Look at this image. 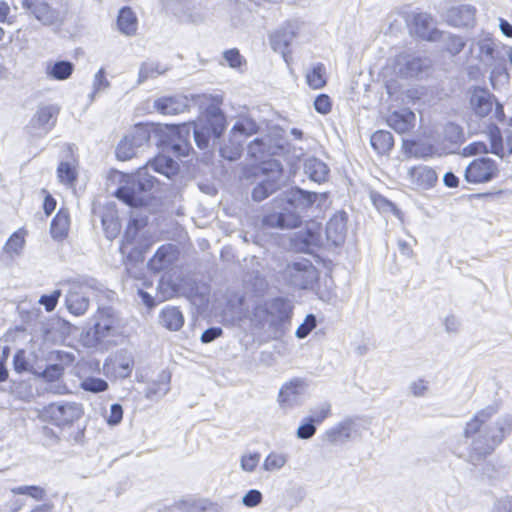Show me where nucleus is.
Masks as SVG:
<instances>
[{
	"label": "nucleus",
	"mask_w": 512,
	"mask_h": 512,
	"mask_svg": "<svg viewBox=\"0 0 512 512\" xmlns=\"http://www.w3.org/2000/svg\"><path fill=\"white\" fill-rule=\"evenodd\" d=\"M470 52L485 66H492L501 55L490 34L482 33L471 41Z\"/></svg>",
	"instance_id": "2eb2a0df"
},
{
	"label": "nucleus",
	"mask_w": 512,
	"mask_h": 512,
	"mask_svg": "<svg viewBox=\"0 0 512 512\" xmlns=\"http://www.w3.org/2000/svg\"><path fill=\"white\" fill-rule=\"evenodd\" d=\"M271 318V335L273 339L282 337L290 323L293 305L290 300L277 297L268 301Z\"/></svg>",
	"instance_id": "9b49d317"
},
{
	"label": "nucleus",
	"mask_w": 512,
	"mask_h": 512,
	"mask_svg": "<svg viewBox=\"0 0 512 512\" xmlns=\"http://www.w3.org/2000/svg\"><path fill=\"white\" fill-rule=\"evenodd\" d=\"M488 67L491 68L490 81H491L493 87H495V83L497 81H499V82H507L508 81L509 75H508L506 65H505V57L502 54L499 56V59L494 64H492V66H488Z\"/></svg>",
	"instance_id": "c03bdc74"
},
{
	"label": "nucleus",
	"mask_w": 512,
	"mask_h": 512,
	"mask_svg": "<svg viewBox=\"0 0 512 512\" xmlns=\"http://www.w3.org/2000/svg\"><path fill=\"white\" fill-rule=\"evenodd\" d=\"M308 85L313 89H320L326 84L325 67L322 63L316 64L311 71L306 74Z\"/></svg>",
	"instance_id": "37998d69"
},
{
	"label": "nucleus",
	"mask_w": 512,
	"mask_h": 512,
	"mask_svg": "<svg viewBox=\"0 0 512 512\" xmlns=\"http://www.w3.org/2000/svg\"><path fill=\"white\" fill-rule=\"evenodd\" d=\"M258 130L259 126L253 119H238L231 128L229 144L220 148L221 156L229 161L237 160L242 154L243 141Z\"/></svg>",
	"instance_id": "423d86ee"
},
{
	"label": "nucleus",
	"mask_w": 512,
	"mask_h": 512,
	"mask_svg": "<svg viewBox=\"0 0 512 512\" xmlns=\"http://www.w3.org/2000/svg\"><path fill=\"white\" fill-rule=\"evenodd\" d=\"M295 32L291 28H281L274 32L270 37V44L274 51L282 54L284 60L287 62L288 54L290 53L289 47L295 39Z\"/></svg>",
	"instance_id": "c85d7f7f"
},
{
	"label": "nucleus",
	"mask_w": 512,
	"mask_h": 512,
	"mask_svg": "<svg viewBox=\"0 0 512 512\" xmlns=\"http://www.w3.org/2000/svg\"><path fill=\"white\" fill-rule=\"evenodd\" d=\"M153 107L163 115H177L187 109V100L181 96H164L156 99Z\"/></svg>",
	"instance_id": "cd10ccee"
},
{
	"label": "nucleus",
	"mask_w": 512,
	"mask_h": 512,
	"mask_svg": "<svg viewBox=\"0 0 512 512\" xmlns=\"http://www.w3.org/2000/svg\"><path fill=\"white\" fill-rule=\"evenodd\" d=\"M69 227V213L67 210L60 209L51 222L50 233L52 238L56 241L64 240L68 235Z\"/></svg>",
	"instance_id": "473e14b6"
},
{
	"label": "nucleus",
	"mask_w": 512,
	"mask_h": 512,
	"mask_svg": "<svg viewBox=\"0 0 512 512\" xmlns=\"http://www.w3.org/2000/svg\"><path fill=\"white\" fill-rule=\"evenodd\" d=\"M354 428L355 421L351 417H347L327 429L322 440L330 445L343 444L352 438Z\"/></svg>",
	"instance_id": "a211bd4d"
},
{
	"label": "nucleus",
	"mask_w": 512,
	"mask_h": 512,
	"mask_svg": "<svg viewBox=\"0 0 512 512\" xmlns=\"http://www.w3.org/2000/svg\"><path fill=\"white\" fill-rule=\"evenodd\" d=\"M98 290V283L94 279L71 282L65 298L68 311L75 316L84 315L89 308L90 298Z\"/></svg>",
	"instance_id": "39448f33"
},
{
	"label": "nucleus",
	"mask_w": 512,
	"mask_h": 512,
	"mask_svg": "<svg viewBox=\"0 0 512 512\" xmlns=\"http://www.w3.org/2000/svg\"><path fill=\"white\" fill-rule=\"evenodd\" d=\"M24 243V237L19 232H14L5 243L3 250L9 255L19 254Z\"/></svg>",
	"instance_id": "603ef678"
},
{
	"label": "nucleus",
	"mask_w": 512,
	"mask_h": 512,
	"mask_svg": "<svg viewBox=\"0 0 512 512\" xmlns=\"http://www.w3.org/2000/svg\"><path fill=\"white\" fill-rule=\"evenodd\" d=\"M408 389L414 397H423L428 391V382L421 378L417 379L409 384Z\"/></svg>",
	"instance_id": "338daca9"
},
{
	"label": "nucleus",
	"mask_w": 512,
	"mask_h": 512,
	"mask_svg": "<svg viewBox=\"0 0 512 512\" xmlns=\"http://www.w3.org/2000/svg\"><path fill=\"white\" fill-rule=\"evenodd\" d=\"M263 499L262 493L257 489L249 490L242 498V503L246 507L252 508L258 506Z\"/></svg>",
	"instance_id": "e2e57ef3"
},
{
	"label": "nucleus",
	"mask_w": 512,
	"mask_h": 512,
	"mask_svg": "<svg viewBox=\"0 0 512 512\" xmlns=\"http://www.w3.org/2000/svg\"><path fill=\"white\" fill-rule=\"evenodd\" d=\"M57 177L62 184L73 185L77 177L74 165L70 162H60L57 168Z\"/></svg>",
	"instance_id": "a18cd8bd"
},
{
	"label": "nucleus",
	"mask_w": 512,
	"mask_h": 512,
	"mask_svg": "<svg viewBox=\"0 0 512 512\" xmlns=\"http://www.w3.org/2000/svg\"><path fill=\"white\" fill-rule=\"evenodd\" d=\"M110 86V81L106 77V70L101 67L93 76L92 91L88 95L90 102H93L97 96L106 92Z\"/></svg>",
	"instance_id": "58836bf2"
},
{
	"label": "nucleus",
	"mask_w": 512,
	"mask_h": 512,
	"mask_svg": "<svg viewBox=\"0 0 512 512\" xmlns=\"http://www.w3.org/2000/svg\"><path fill=\"white\" fill-rule=\"evenodd\" d=\"M443 135L447 141L453 144H457L463 140L462 128L453 122H449L445 125Z\"/></svg>",
	"instance_id": "5fc2aeb1"
},
{
	"label": "nucleus",
	"mask_w": 512,
	"mask_h": 512,
	"mask_svg": "<svg viewBox=\"0 0 512 512\" xmlns=\"http://www.w3.org/2000/svg\"><path fill=\"white\" fill-rule=\"evenodd\" d=\"M260 461L259 453L243 455L241 457V468L246 472H253Z\"/></svg>",
	"instance_id": "0e129e2a"
},
{
	"label": "nucleus",
	"mask_w": 512,
	"mask_h": 512,
	"mask_svg": "<svg viewBox=\"0 0 512 512\" xmlns=\"http://www.w3.org/2000/svg\"><path fill=\"white\" fill-rule=\"evenodd\" d=\"M14 369L18 373L30 371V363L26 358L24 350H18L13 357Z\"/></svg>",
	"instance_id": "680f3d73"
},
{
	"label": "nucleus",
	"mask_w": 512,
	"mask_h": 512,
	"mask_svg": "<svg viewBox=\"0 0 512 512\" xmlns=\"http://www.w3.org/2000/svg\"><path fill=\"white\" fill-rule=\"evenodd\" d=\"M160 321L168 330L178 331L184 324V317L177 307H165L161 311Z\"/></svg>",
	"instance_id": "f704fd0d"
},
{
	"label": "nucleus",
	"mask_w": 512,
	"mask_h": 512,
	"mask_svg": "<svg viewBox=\"0 0 512 512\" xmlns=\"http://www.w3.org/2000/svg\"><path fill=\"white\" fill-rule=\"evenodd\" d=\"M413 31L423 40L436 41L442 37V32L433 26V19L427 13H418L413 18Z\"/></svg>",
	"instance_id": "a878e982"
},
{
	"label": "nucleus",
	"mask_w": 512,
	"mask_h": 512,
	"mask_svg": "<svg viewBox=\"0 0 512 512\" xmlns=\"http://www.w3.org/2000/svg\"><path fill=\"white\" fill-rule=\"evenodd\" d=\"M495 414L496 409L488 406L466 423L463 436L471 440L470 452L477 458L491 454L512 431V416L509 414L499 417L494 425L488 424Z\"/></svg>",
	"instance_id": "f03ea898"
},
{
	"label": "nucleus",
	"mask_w": 512,
	"mask_h": 512,
	"mask_svg": "<svg viewBox=\"0 0 512 512\" xmlns=\"http://www.w3.org/2000/svg\"><path fill=\"white\" fill-rule=\"evenodd\" d=\"M330 416L331 404L330 402L326 401L311 409V415L307 417L310 418L316 425H319Z\"/></svg>",
	"instance_id": "3c124183"
},
{
	"label": "nucleus",
	"mask_w": 512,
	"mask_h": 512,
	"mask_svg": "<svg viewBox=\"0 0 512 512\" xmlns=\"http://www.w3.org/2000/svg\"><path fill=\"white\" fill-rule=\"evenodd\" d=\"M117 26L119 31L127 36H132L136 33L138 20L130 7L120 9L117 18Z\"/></svg>",
	"instance_id": "72a5a7b5"
},
{
	"label": "nucleus",
	"mask_w": 512,
	"mask_h": 512,
	"mask_svg": "<svg viewBox=\"0 0 512 512\" xmlns=\"http://www.w3.org/2000/svg\"><path fill=\"white\" fill-rule=\"evenodd\" d=\"M386 122L398 134H406L415 127L416 115L410 109H402L389 114Z\"/></svg>",
	"instance_id": "b1692460"
},
{
	"label": "nucleus",
	"mask_w": 512,
	"mask_h": 512,
	"mask_svg": "<svg viewBox=\"0 0 512 512\" xmlns=\"http://www.w3.org/2000/svg\"><path fill=\"white\" fill-rule=\"evenodd\" d=\"M149 170L172 179L179 171V164L166 155H158L135 174L120 173L119 187L114 193L115 197L130 207L147 205L158 183L157 179L149 174Z\"/></svg>",
	"instance_id": "f257e3e1"
},
{
	"label": "nucleus",
	"mask_w": 512,
	"mask_h": 512,
	"mask_svg": "<svg viewBox=\"0 0 512 512\" xmlns=\"http://www.w3.org/2000/svg\"><path fill=\"white\" fill-rule=\"evenodd\" d=\"M115 366L117 367V376L120 378H128L134 367V359L132 355L126 352H120L116 356Z\"/></svg>",
	"instance_id": "a19ab883"
},
{
	"label": "nucleus",
	"mask_w": 512,
	"mask_h": 512,
	"mask_svg": "<svg viewBox=\"0 0 512 512\" xmlns=\"http://www.w3.org/2000/svg\"><path fill=\"white\" fill-rule=\"evenodd\" d=\"M371 146L379 154L388 153L394 146V138L389 131L378 130L370 139Z\"/></svg>",
	"instance_id": "c9c22d12"
},
{
	"label": "nucleus",
	"mask_w": 512,
	"mask_h": 512,
	"mask_svg": "<svg viewBox=\"0 0 512 512\" xmlns=\"http://www.w3.org/2000/svg\"><path fill=\"white\" fill-rule=\"evenodd\" d=\"M437 179V174L431 167L418 165L408 169V180L417 189H430L435 185Z\"/></svg>",
	"instance_id": "4be33fe9"
},
{
	"label": "nucleus",
	"mask_w": 512,
	"mask_h": 512,
	"mask_svg": "<svg viewBox=\"0 0 512 512\" xmlns=\"http://www.w3.org/2000/svg\"><path fill=\"white\" fill-rule=\"evenodd\" d=\"M126 135L128 136V139H130V141L134 144V146L141 150L144 148V146L148 145L151 136V126L145 124H137Z\"/></svg>",
	"instance_id": "e433bc0d"
},
{
	"label": "nucleus",
	"mask_w": 512,
	"mask_h": 512,
	"mask_svg": "<svg viewBox=\"0 0 512 512\" xmlns=\"http://www.w3.org/2000/svg\"><path fill=\"white\" fill-rule=\"evenodd\" d=\"M282 277L294 288L309 289L317 281L318 271L309 259L299 258L287 263Z\"/></svg>",
	"instance_id": "0eeeda50"
},
{
	"label": "nucleus",
	"mask_w": 512,
	"mask_h": 512,
	"mask_svg": "<svg viewBox=\"0 0 512 512\" xmlns=\"http://www.w3.org/2000/svg\"><path fill=\"white\" fill-rule=\"evenodd\" d=\"M60 296L61 291L55 290L49 295H42L39 303L45 307L46 311L51 312L55 309Z\"/></svg>",
	"instance_id": "69168bd1"
},
{
	"label": "nucleus",
	"mask_w": 512,
	"mask_h": 512,
	"mask_svg": "<svg viewBox=\"0 0 512 512\" xmlns=\"http://www.w3.org/2000/svg\"><path fill=\"white\" fill-rule=\"evenodd\" d=\"M261 172L264 178L252 190V199L256 202L263 201L276 192L283 180V167L276 159L264 162L261 166Z\"/></svg>",
	"instance_id": "1a4fd4ad"
},
{
	"label": "nucleus",
	"mask_w": 512,
	"mask_h": 512,
	"mask_svg": "<svg viewBox=\"0 0 512 512\" xmlns=\"http://www.w3.org/2000/svg\"><path fill=\"white\" fill-rule=\"evenodd\" d=\"M74 70V65L70 61H57L47 69L48 75L56 80L68 79Z\"/></svg>",
	"instance_id": "ea45409f"
},
{
	"label": "nucleus",
	"mask_w": 512,
	"mask_h": 512,
	"mask_svg": "<svg viewBox=\"0 0 512 512\" xmlns=\"http://www.w3.org/2000/svg\"><path fill=\"white\" fill-rule=\"evenodd\" d=\"M59 109L54 105L39 107L30 123L35 129H38L40 135H46L55 126Z\"/></svg>",
	"instance_id": "412c9836"
},
{
	"label": "nucleus",
	"mask_w": 512,
	"mask_h": 512,
	"mask_svg": "<svg viewBox=\"0 0 512 512\" xmlns=\"http://www.w3.org/2000/svg\"><path fill=\"white\" fill-rule=\"evenodd\" d=\"M476 9L471 5L452 7L447 12V22L455 27H469L475 22Z\"/></svg>",
	"instance_id": "bb28decb"
},
{
	"label": "nucleus",
	"mask_w": 512,
	"mask_h": 512,
	"mask_svg": "<svg viewBox=\"0 0 512 512\" xmlns=\"http://www.w3.org/2000/svg\"><path fill=\"white\" fill-rule=\"evenodd\" d=\"M318 194L303 190L298 187L284 191L276 200L280 208L278 212H272L264 216L263 224L271 228L293 229L302 223L301 212L313 205Z\"/></svg>",
	"instance_id": "7ed1b4c3"
},
{
	"label": "nucleus",
	"mask_w": 512,
	"mask_h": 512,
	"mask_svg": "<svg viewBox=\"0 0 512 512\" xmlns=\"http://www.w3.org/2000/svg\"><path fill=\"white\" fill-rule=\"evenodd\" d=\"M317 320L313 314H308L303 323L297 328L295 336L298 339L306 338L310 332L316 327Z\"/></svg>",
	"instance_id": "4d7b16f0"
},
{
	"label": "nucleus",
	"mask_w": 512,
	"mask_h": 512,
	"mask_svg": "<svg viewBox=\"0 0 512 512\" xmlns=\"http://www.w3.org/2000/svg\"><path fill=\"white\" fill-rule=\"evenodd\" d=\"M347 220V213L344 211H339L335 213L327 222V240L334 246H339L345 241L347 233Z\"/></svg>",
	"instance_id": "aec40b11"
},
{
	"label": "nucleus",
	"mask_w": 512,
	"mask_h": 512,
	"mask_svg": "<svg viewBox=\"0 0 512 512\" xmlns=\"http://www.w3.org/2000/svg\"><path fill=\"white\" fill-rule=\"evenodd\" d=\"M287 462V456L283 453L270 452L264 459L262 468L268 472L280 470Z\"/></svg>",
	"instance_id": "49530a36"
},
{
	"label": "nucleus",
	"mask_w": 512,
	"mask_h": 512,
	"mask_svg": "<svg viewBox=\"0 0 512 512\" xmlns=\"http://www.w3.org/2000/svg\"><path fill=\"white\" fill-rule=\"evenodd\" d=\"M314 108L318 113L327 114L331 111V100L328 95L320 94L314 101Z\"/></svg>",
	"instance_id": "774afa93"
},
{
	"label": "nucleus",
	"mask_w": 512,
	"mask_h": 512,
	"mask_svg": "<svg viewBox=\"0 0 512 512\" xmlns=\"http://www.w3.org/2000/svg\"><path fill=\"white\" fill-rule=\"evenodd\" d=\"M167 70V67H161L157 62H143L139 69L137 85H141L148 79L156 78Z\"/></svg>",
	"instance_id": "4c0bfd02"
},
{
	"label": "nucleus",
	"mask_w": 512,
	"mask_h": 512,
	"mask_svg": "<svg viewBox=\"0 0 512 512\" xmlns=\"http://www.w3.org/2000/svg\"><path fill=\"white\" fill-rule=\"evenodd\" d=\"M80 387L88 392L100 393L108 389V383L101 378L87 377L84 380H82Z\"/></svg>",
	"instance_id": "8fccbe9b"
},
{
	"label": "nucleus",
	"mask_w": 512,
	"mask_h": 512,
	"mask_svg": "<svg viewBox=\"0 0 512 512\" xmlns=\"http://www.w3.org/2000/svg\"><path fill=\"white\" fill-rule=\"evenodd\" d=\"M253 319L260 326H268V330L271 333V318L269 313L268 301L262 304H258L253 310Z\"/></svg>",
	"instance_id": "09e8293b"
},
{
	"label": "nucleus",
	"mask_w": 512,
	"mask_h": 512,
	"mask_svg": "<svg viewBox=\"0 0 512 512\" xmlns=\"http://www.w3.org/2000/svg\"><path fill=\"white\" fill-rule=\"evenodd\" d=\"M83 415V406L77 402L58 401L44 407L42 417L53 425L65 428L71 426Z\"/></svg>",
	"instance_id": "6e6552de"
},
{
	"label": "nucleus",
	"mask_w": 512,
	"mask_h": 512,
	"mask_svg": "<svg viewBox=\"0 0 512 512\" xmlns=\"http://www.w3.org/2000/svg\"><path fill=\"white\" fill-rule=\"evenodd\" d=\"M226 128L225 116L220 112L210 114L207 119L200 120L197 123L182 124L174 127L177 141L170 145L171 151L177 156H186L189 154L191 145L189 143L190 134L193 133L194 140L200 149L208 147L211 138L218 139Z\"/></svg>",
	"instance_id": "20e7f679"
},
{
	"label": "nucleus",
	"mask_w": 512,
	"mask_h": 512,
	"mask_svg": "<svg viewBox=\"0 0 512 512\" xmlns=\"http://www.w3.org/2000/svg\"><path fill=\"white\" fill-rule=\"evenodd\" d=\"M427 67L426 59L413 56H398L395 65L396 72L405 78L417 77Z\"/></svg>",
	"instance_id": "393cba45"
},
{
	"label": "nucleus",
	"mask_w": 512,
	"mask_h": 512,
	"mask_svg": "<svg viewBox=\"0 0 512 512\" xmlns=\"http://www.w3.org/2000/svg\"><path fill=\"white\" fill-rule=\"evenodd\" d=\"M489 138L491 147L490 152L501 158L504 157L505 146L503 144L501 132L498 127L494 126L493 128L490 129Z\"/></svg>",
	"instance_id": "de8ad7c7"
},
{
	"label": "nucleus",
	"mask_w": 512,
	"mask_h": 512,
	"mask_svg": "<svg viewBox=\"0 0 512 512\" xmlns=\"http://www.w3.org/2000/svg\"><path fill=\"white\" fill-rule=\"evenodd\" d=\"M210 503L207 500L190 501L184 500L177 503V508L181 512H203L206 511Z\"/></svg>",
	"instance_id": "6e6d98bb"
},
{
	"label": "nucleus",
	"mask_w": 512,
	"mask_h": 512,
	"mask_svg": "<svg viewBox=\"0 0 512 512\" xmlns=\"http://www.w3.org/2000/svg\"><path fill=\"white\" fill-rule=\"evenodd\" d=\"M115 334L114 319L111 317H101L93 327L82 334V341L88 348L103 347L110 343L111 338Z\"/></svg>",
	"instance_id": "ddd939ff"
},
{
	"label": "nucleus",
	"mask_w": 512,
	"mask_h": 512,
	"mask_svg": "<svg viewBox=\"0 0 512 512\" xmlns=\"http://www.w3.org/2000/svg\"><path fill=\"white\" fill-rule=\"evenodd\" d=\"M93 213L100 217L102 228L107 239H115L121 230V224L119 222L118 212L114 205H107L100 207L99 209L94 208Z\"/></svg>",
	"instance_id": "f3484780"
},
{
	"label": "nucleus",
	"mask_w": 512,
	"mask_h": 512,
	"mask_svg": "<svg viewBox=\"0 0 512 512\" xmlns=\"http://www.w3.org/2000/svg\"><path fill=\"white\" fill-rule=\"evenodd\" d=\"M317 430V425L308 417L303 418L299 425L296 435L301 440L311 439Z\"/></svg>",
	"instance_id": "864d4df0"
},
{
	"label": "nucleus",
	"mask_w": 512,
	"mask_h": 512,
	"mask_svg": "<svg viewBox=\"0 0 512 512\" xmlns=\"http://www.w3.org/2000/svg\"><path fill=\"white\" fill-rule=\"evenodd\" d=\"M63 369L55 364L48 365L39 376L47 382H58L63 375Z\"/></svg>",
	"instance_id": "bf43d9fd"
},
{
	"label": "nucleus",
	"mask_w": 512,
	"mask_h": 512,
	"mask_svg": "<svg viewBox=\"0 0 512 512\" xmlns=\"http://www.w3.org/2000/svg\"><path fill=\"white\" fill-rule=\"evenodd\" d=\"M497 163L489 157L474 159L465 169L464 177L468 183H487L498 176Z\"/></svg>",
	"instance_id": "4468645a"
},
{
	"label": "nucleus",
	"mask_w": 512,
	"mask_h": 512,
	"mask_svg": "<svg viewBox=\"0 0 512 512\" xmlns=\"http://www.w3.org/2000/svg\"><path fill=\"white\" fill-rule=\"evenodd\" d=\"M303 170L311 181L319 184L327 181L330 172L328 165L315 157L304 160Z\"/></svg>",
	"instance_id": "c756f323"
},
{
	"label": "nucleus",
	"mask_w": 512,
	"mask_h": 512,
	"mask_svg": "<svg viewBox=\"0 0 512 512\" xmlns=\"http://www.w3.org/2000/svg\"><path fill=\"white\" fill-rule=\"evenodd\" d=\"M21 7L44 26H60L66 16V9L53 8L45 0H22Z\"/></svg>",
	"instance_id": "9d476101"
},
{
	"label": "nucleus",
	"mask_w": 512,
	"mask_h": 512,
	"mask_svg": "<svg viewBox=\"0 0 512 512\" xmlns=\"http://www.w3.org/2000/svg\"><path fill=\"white\" fill-rule=\"evenodd\" d=\"M174 261V247L172 245H162L154 256L148 261V268L153 272H160L168 268Z\"/></svg>",
	"instance_id": "7c9ffc66"
},
{
	"label": "nucleus",
	"mask_w": 512,
	"mask_h": 512,
	"mask_svg": "<svg viewBox=\"0 0 512 512\" xmlns=\"http://www.w3.org/2000/svg\"><path fill=\"white\" fill-rule=\"evenodd\" d=\"M464 47H465V42L461 37L455 36V35H449L447 37L446 49L451 55L455 56V55L459 54L463 50Z\"/></svg>",
	"instance_id": "052dcab7"
},
{
	"label": "nucleus",
	"mask_w": 512,
	"mask_h": 512,
	"mask_svg": "<svg viewBox=\"0 0 512 512\" xmlns=\"http://www.w3.org/2000/svg\"><path fill=\"white\" fill-rule=\"evenodd\" d=\"M470 105L474 113L479 117H485L493 111L494 117L503 121L505 114L503 105L496 101L495 96L487 89L482 87H474L470 92Z\"/></svg>",
	"instance_id": "f8f14e48"
},
{
	"label": "nucleus",
	"mask_w": 512,
	"mask_h": 512,
	"mask_svg": "<svg viewBox=\"0 0 512 512\" xmlns=\"http://www.w3.org/2000/svg\"><path fill=\"white\" fill-rule=\"evenodd\" d=\"M139 152L140 150L134 146L127 135L123 137L116 147V157L121 161L130 160L137 156Z\"/></svg>",
	"instance_id": "79ce46f5"
},
{
	"label": "nucleus",
	"mask_w": 512,
	"mask_h": 512,
	"mask_svg": "<svg viewBox=\"0 0 512 512\" xmlns=\"http://www.w3.org/2000/svg\"><path fill=\"white\" fill-rule=\"evenodd\" d=\"M170 390V376L162 372L158 379L149 383L145 389V397L152 401L163 398Z\"/></svg>",
	"instance_id": "2f4dec72"
},
{
	"label": "nucleus",
	"mask_w": 512,
	"mask_h": 512,
	"mask_svg": "<svg viewBox=\"0 0 512 512\" xmlns=\"http://www.w3.org/2000/svg\"><path fill=\"white\" fill-rule=\"evenodd\" d=\"M281 149L282 146L273 143L270 136H264L255 138L248 144L247 155L254 161H262L263 164L266 157L277 154Z\"/></svg>",
	"instance_id": "6ab92c4d"
},
{
	"label": "nucleus",
	"mask_w": 512,
	"mask_h": 512,
	"mask_svg": "<svg viewBox=\"0 0 512 512\" xmlns=\"http://www.w3.org/2000/svg\"><path fill=\"white\" fill-rule=\"evenodd\" d=\"M50 359L56 361L54 364L57 366L61 365V368L64 370L65 367L73 364L75 356L72 353L57 350L50 354Z\"/></svg>",
	"instance_id": "13d9d810"
},
{
	"label": "nucleus",
	"mask_w": 512,
	"mask_h": 512,
	"mask_svg": "<svg viewBox=\"0 0 512 512\" xmlns=\"http://www.w3.org/2000/svg\"><path fill=\"white\" fill-rule=\"evenodd\" d=\"M304 382L300 379H293L285 383L278 395V402L283 409H290L302 403Z\"/></svg>",
	"instance_id": "dca6fc26"
},
{
	"label": "nucleus",
	"mask_w": 512,
	"mask_h": 512,
	"mask_svg": "<svg viewBox=\"0 0 512 512\" xmlns=\"http://www.w3.org/2000/svg\"><path fill=\"white\" fill-rule=\"evenodd\" d=\"M146 226V219L132 216L123 235L121 251L131 255L138 250V234Z\"/></svg>",
	"instance_id": "5701e85b"
}]
</instances>
